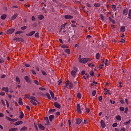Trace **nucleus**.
<instances>
[{
  "instance_id": "nucleus-10",
  "label": "nucleus",
  "mask_w": 131,
  "mask_h": 131,
  "mask_svg": "<svg viewBox=\"0 0 131 131\" xmlns=\"http://www.w3.org/2000/svg\"><path fill=\"white\" fill-rule=\"evenodd\" d=\"M35 32V31H33L30 32L28 34H26V35L29 36H31Z\"/></svg>"
},
{
  "instance_id": "nucleus-48",
  "label": "nucleus",
  "mask_w": 131,
  "mask_h": 131,
  "mask_svg": "<svg viewBox=\"0 0 131 131\" xmlns=\"http://www.w3.org/2000/svg\"><path fill=\"white\" fill-rule=\"evenodd\" d=\"M22 32L21 31H17L15 33V34L17 35L21 33Z\"/></svg>"
},
{
  "instance_id": "nucleus-47",
  "label": "nucleus",
  "mask_w": 131,
  "mask_h": 131,
  "mask_svg": "<svg viewBox=\"0 0 131 131\" xmlns=\"http://www.w3.org/2000/svg\"><path fill=\"white\" fill-rule=\"evenodd\" d=\"M46 123H45V125H48L49 124V120H47V121H45Z\"/></svg>"
},
{
  "instance_id": "nucleus-21",
  "label": "nucleus",
  "mask_w": 131,
  "mask_h": 131,
  "mask_svg": "<svg viewBox=\"0 0 131 131\" xmlns=\"http://www.w3.org/2000/svg\"><path fill=\"white\" fill-rule=\"evenodd\" d=\"M30 100H33L37 102H38V101L37 100V99L34 97L31 96V97H30Z\"/></svg>"
},
{
  "instance_id": "nucleus-11",
  "label": "nucleus",
  "mask_w": 131,
  "mask_h": 131,
  "mask_svg": "<svg viewBox=\"0 0 131 131\" xmlns=\"http://www.w3.org/2000/svg\"><path fill=\"white\" fill-rule=\"evenodd\" d=\"M38 126L39 128L41 129L44 130L45 129V127L41 124H39Z\"/></svg>"
},
{
  "instance_id": "nucleus-56",
  "label": "nucleus",
  "mask_w": 131,
  "mask_h": 131,
  "mask_svg": "<svg viewBox=\"0 0 131 131\" xmlns=\"http://www.w3.org/2000/svg\"><path fill=\"white\" fill-rule=\"evenodd\" d=\"M86 110L87 113H89L90 111V110L88 108H86Z\"/></svg>"
},
{
  "instance_id": "nucleus-14",
  "label": "nucleus",
  "mask_w": 131,
  "mask_h": 131,
  "mask_svg": "<svg viewBox=\"0 0 131 131\" xmlns=\"http://www.w3.org/2000/svg\"><path fill=\"white\" fill-rule=\"evenodd\" d=\"M125 30V28L124 26H122L121 27L120 31L121 32H124Z\"/></svg>"
},
{
  "instance_id": "nucleus-44",
  "label": "nucleus",
  "mask_w": 131,
  "mask_h": 131,
  "mask_svg": "<svg viewBox=\"0 0 131 131\" xmlns=\"http://www.w3.org/2000/svg\"><path fill=\"white\" fill-rule=\"evenodd\" d=\"M90 74L92 76H93L94 75V73L93 71H91L90 73Z\"/></svg>"
},
{
  "instance_id": "nucleus-8",
  "label": "nucleus",
  "mask_w": 131,
  "mask_h": 131,
  "mask_svg": "<svg viewBox=\"0 0 131 131\" xmlns=\"http://www.w3.org/2000/svg\"><path fill=\"white\" fill-rule=\"evenodd\" d=\"M64 17L66 19H70L73 18V17L69 15H66L64 16Z\"/></svg>"
},
{
  "instance_id": "nucleus-28",
  "label": "nucleus",
  "mask_w": 131,
  "mask_h": 131,
  "mask_svg": "<svg viewBox=\"0 0 131 131\" xmlns=\"http://www.w3.org/2000/svg\"><path fill=\"white\" fill-rule=\"evenodd\" d=\"M83 78L85 79H86L87 78H89V75L87 73L85 74V75L83 76Z\"/></svg>"
},
{
  "instance_id": "nucleus-27",
  "label": "nucleus",
  "mask_w": 131,
  "mask_h": 131,
  "mask_svg": "<svg viewBox=\"0 0 131 131\" xmlns=\"http://www.w3.org/2000/svg\"><path fill=\"white\" fill-rule=\"evenodd\" d=\"M16 81L18 84H19L20 83V80L19 78L18 77H16Z\"/></svg>"
},
{
  "instance_id": "nucleus-5",
  "label": "nucleus",
  "mask_w": 131,
  "mask_h": 131,
  "mask_svg": "<svg viewBox=\"0 0 131 131\" xmlns=\"http://www.w3.org/2000/svg\"><path fill=\"white\" fill-rule=\"evenodd\" d=\"M54 105L56 107L59 109H60L61 107L60 105L57 102H54Z\"/></svg>"
},
{
  "instance_id": "nucleus-4",
  "label": "nucleus",
  "mask_w": 131,
  "mask_h": 131,
  "mask_svg": "<svg viewBox=\"0 0 131 131\" xmlns=\"http://www.w3.org/2000/svg\"><path fill=\"white\" fill-rule=\"evenodd\" d=\"M100 123L102 127L103 128H104L106 126L103 120H101V121Z\"/></svg>"
},
{
  "instance_id": "nucleus-1",
  "label": "nucleus",
  "mask_w": 131,
  "mask_h": 131,
  "mask_svg": "<svg viewBox=\"0 0 131 131\" xmlns=\"http://www.w3.org/2000/svg\"><path fill=\"white\" fill-rule=\"evenodd\" d=\"M91 61L90 59L89 58H82L79 61V62L81 63H85L88 62H90Z\"/></svg>"
},
{
  "instance_id": "nucleus-2",
  "label": "nucleus",
  "mask_w": 131,
  "mask_h": 131,
  "mask_svg": "<svg viewBox=\"0 0 131 131\" xmlns=\"http://www.w3.org/2000/svg\"><path fill=\"white\" fill-rule=\"evenodd\" d=\"M15 30L14 28L10 29L8 30L7 32V34H10L13 33Z\"/></svg>"
},
{
  "instance_id": "nucleus-50",
  "label": "nucleus",
  "mask_w": 131,
  "mask_h": 131,
  "mask_svg": "<svg viewBox=\"0 0 131 131\" xmlns=\"http://www.w3.org/2000/svg\"><path fill=\"white\" fill-rule=\"evenodd\" d=\"M18 40L21 42H23L24 41L23 39L21 38H18Z\"/></svg>"
},
{
  "instance_id": "nucleus-45",
  "label": "nucleus",
  "mask_w": 131,
  "mask_h": 131,
  "mask_svg": "<svg viewBox=\"0 0 131 131\" xmlns=\"http://www.w3.org/2000/svg\"><path fill=\"white\" fill-rule=\"evenodd\" d=\"M100 4L98 3H95L94 4V5L96 7L100 6Z\"/></svg>"
},
{
  "instance_id": "nucleus-61",
  "label": "nucleus",
  "mask_w": 131,
  "mask_h": 131,
  "mask_svg": "<svg viewBox=\"0 0 131 131\" xmlns=\"http://www.w3.org/2000/svg\"><path fill=\"white\" fill-rule=\"evenodd\" d=\"M128 108L127 107H126L125 109V113H127V111H128Z\"/></svg>"
},
{
  "instance_id": "nucleus-18",
  "label": "nucleus",
  "mask_w": 131,
  "mask_h": 131,
  "mask_svg": "<svg viewBox=\"0 0 131 131\" xmlns=\"http://www.w3.org/2000/svg\"><path fill=\"white\" fill-rule=\"evenodd\" d=\"M49 119L50 121L51 122L54 118V116L53 115H50L49 116Z\"/></svg>"
},
{
  "instance_id": "nucleus-49",
  "label": "nucleus",
  "mask_w": 131,
  "mask_h": 131,
  "mask_svg": "<svg viewBox=\"0 0 131 131\" xmlns=\"http://www.w3.org/2000/svg\"><path fill=\"white\" fill-rule=\"evenodd\" d=\"M73 69L74 70V71H76L77 72L78 71V69L75 67H74L73 68Z\"/></svg>"
},
{
  "instance_id": "nucleus-3",
  "label": "nucleus",
  "mask_w": 131,
  "mask_h": 131,
  "mask_svg": "<svg viewBox=\"0 0 131 131\" xmlns=\"http://www.w3.org/2000/svg\"><path fill=\"white\" fill-rule=\"evenodd\" d=\"M77 112L79 114H81V111L80 110V104H77Z\"/></svg>"
},
{
  "instance_id": "nucleus-26",
  "label": "nucleus",
  "mask_w": 131,
  "mask_h": 131,
  "mask_svg": "<svg viewBox=\"0 0 131 131\" xmlns=\"http://www.w3.org/2000/svg\"><path fill=\"white\" fill-rule=\"evenodd\" d=\"M123 13L125 15H127L128 13V10L126 9H124L123 11Z\"/></svg>"
},
{
  "instance_id": "nucleus-33",
  "label": "nucleus",
  "mask_w": 131,
  "mask_h": 131,
  "mask_svg": "<svg viewBox=\"0 0 131 131\" xmlns=\"http://www.w3.org/2000/svg\"><path fill=\"white\" fill-rule=\"evenodd\" d=\"M30 95L29 94H25V95L24 96L25 97H26L27 98H28V99H30V97L31 96H30Z\"/></svg>"
},
{
  "instance_id": "nucleus-7",
  "label": "nucleus",
  "mask_w": 131,
  "mask_h": 131,
  "mask_svg": "<svg viewBox=\"0 0 131 131\" xmlns=\"http://www.w3.org/2000/svg\"><path fill=\"white\" fill-rule=\"evenodd\" d=\"M24 79L28 83L30 82V81L29 77L28 76H26L24 77Z\"/></svg>"
},
{
  "instance_id": "nucleus-57",
  "label": "nucleus",
  "mask_w": 131,
  "mask_h": 131,
  "mask_svg": "<svg viewBox=\"0 0 131 131\" xmlns=\"http://www.w3.org/2000/svg\"><path fill=\"white\" fill-rule=\"evenodd\" d=\"M69 80H68L66 82V85H68L69 83Z\"/></svg>"
},
{
  "instance_id": "nucleus-54",
  "label": "nucleus",
  "mask_w": 131,
  "mask_h": 131,
  "mask_svg": "<svg viewBox=\"0 0 131 131\" xmlns=\"http://www.w3.org/2000/svg\"><path fill=\"white\" fill-rule=\"evenodd\" d=\"M42 74L44 75H46L47 74L46 72L44 71H41Z\"/></svg>"
},
{
  "instance_id": "nucleus-53",
  "label": "nucleus",
  "mask_w": 131,
  "mask_h": 131,
  "mask_svg": "<svg viewBox=\"0 0 131 131\" xmlns=\"http://www.w3.org/2000/svg\"><path fill=\"white\" fill-rule=\"evenodd\" d=\"M88 66L89 67H90L91 66L92 67H94L95 66L93 64H92V63H91L90 64H88Z\"/></svg>"
},
{
  "instance_id": "nucleus-51",
  "label": "nucleus",
  "mask_w": 131,
  "mask_h": 131,
  "mask_svg": "<svg viewBox=\"0 0 131 131\" xmlns=\"http://www.w3.org/2000/svg\"><path fill=\"white\" fill-rule=\"evenodd\" d=\"M34 83L37 85H38L39 84V83L38 81L36 80H34Z\"/></svg>"
},
{
  "instance_id": "nucleus-37",
  "label": "nucleus",
  "mask_w": 131,
  "mask_h": 131,
  "mask_svg": "<svg viewBox=\"0 0 131 131\" xmlns=\"http://www.w3.org/2000/svg\"><path fill=\"white\" fill-rule=\"evenodd\" d=\"M65 51L67 54H70V49H66L64 50Z\"/></svg>"
},
{
  "instance_id": "nucleus-30",
  "label": "nucleus",
  "mask_w": 131,
  "mask_h": 131,
  "mask_svg": "<svg viewBox=\"0 0 131 131\" xmlns=\"http://www.w3.org/2000/svg\"><path fill=\"white\" fill-rule=\"evenodd\" d=\"M100 54L99 53H98L96 54V58L97 59H99L100 58Z\"/></svg>"
},
{
  "instance_id": "nucleus-35",
  "label": "nucleus",
  "mask_w": 131,
  "mask_h": 131,
  "mask_svg": "<svg viewBox=\"0 0 131 131\" xmlns=\"http://www.w3.org/2000/svg\"><path fill=\"white\" fill-rule=\"evenodd\" d=\"M116 118L117 120L118 121H121V116L119 115H118L116 116Z\"/></svg>"
},
{
  "instance_id": "nucleus-43",
  "label": "nucleus",
  "mask_w": 131,
  "mask_h": 131,
  "mask_svg": "<svg viewBox=\"0 0 131 131\" xmlns=\"http://www.w3.org/2000/svg\"><path fill=\"white\" fill-rule=\"evenodd\" d=\"M35 36L36 38H39V33L38 32L36 33L35 35Z\"/></svg>"
},
{
  "instance_id": "nucleus-12",
  "label": "nucleus",
  "mask_w": 131,
  "mask_h": 131,
  "mask_svg": "<svg viewBox=\"0 0 131 131\" xmlns=\"http://www.w3.org/2000/svg\"><path fill=\"white\" fill-rule=\"evenodd\" d=\"M18 14H15L13 15L11 18V19L12 20H13L15 19L16 17L17 16Z\"/></svg>"
},
{
  "instance_id": "nucleus-9",
  "label": "nucleus",
  "mask_w": 131,
  "mask_h": 131,
  "mask_svg": "<svg viewBox=\"0 0 131 131\" xmlns=\"http://www.w3.org/2000/svg\"><path fill=\"white\" fill-rule=\"evenodd\" d=\"M67 24V23H65L62 25L61 26V28L60 29L59 32H60L62 29H64L65 28L66 25Z\"/></svg>"
},
{
  "instance_id": "nucleus-46",
  "label": "nucleus",
  "mask_w": 131,
  "mask_h": 131,
  "mask_svg": "<svg viewBox=\"0 0 131 131\" xmlns=\"http://www.w3.org/2000/svg\"><path fill=\"white\" fill-rule=\"evenodd\" d=\"M96 91L95 90H93L92 92V95L93 96H94L96 94Z\"/></svg>"
},
{
  "instance_id": "nucleus-16",
  "label": "nucleus",
  "mask_w": 131,
  "mask_h": 131,
  "mask_svg": "<svg viewBox=\"0 0 131 131\" xmlns=\"http://www.w3.org/2000/svg\"><path fill=\"white\" fill-rule=\"evenodd\" d=\"M19 104L21 105H22L23 104L22 102V99L21 98H19V101L18 102Z\"/></svg>"
},
{
  "instance_id": "nucleus-6",
  "label": "nucleus",
  "mask_w": 131,
  "mask_h": 131,
  "mask_svg": "<svg viewBox=\"0 0 131 131\" xmlns=\"http://www.w3.org/2000/svg\"><path fill=\"white\" fill-rule=\"evenodd\" d=\"M77 72L74 70H72L71 72L72 75L74 78H75Z\"/></svg>"
},
{
  "instance_id": "nucleus-22",
  "label": "nucleus",
  "mask_w": 131,
  "mask_h": 131,
  "mask_svg": "<svg viewBox=\"0 0 131 131\" xmlns=\"http://www.w3.org/2000/svg\"><path fill=\"white\" fill-rule=\"evenodd\" d=\"M24 116V114L23 112L21 111L20 112V114L19 116V117L21 119L23 118Z\"/></svg>"
},
{
  "instance_id": "nucleus-17",
  "label": "nucleus",
  "mask_w": 131,
  "mask_h": 131,
  "mask_svg": "<svg viewBox=\"0 0 131 131\" xmlns=\"http://www.w3.org/2000/svg\"><path fill=\"white\" fill-rule=\"evenodd\" d=\"M44 18V16L43 15H39L38 16V18L40 20H42Z\"/></svg>"
},
{
  "instance_id": "nucleus-15",
  "label": "nucleus",
  "mask_w": 131,
  "mask_h": 131,
  "mask_svg": "<svg viewBox=\"0 0 131 131\" xmlns=\"http://www.w3.org/2000/svg\"><path fill=\"white\" fill-rule=\"evenodd\" d=\"M2 90L3 91H5L6 92H8V87H3L2 88Z\"/></svg>"
},
{
  "instance_id": "nucleus-19",
  "label": "nucleus",
  "mask_w": 131,
  "mask_h": 131,
  "mask_svg": "<svg viewBox=\"0 0 131 131\" xmlns=\"http://www.w3.org/2000/svg\"><path fill=\"white\" fill-rule=\"evenodd\" d=\"M81 119L80 118H77L76 120L77 124H79L81 123Z\"/></svg>"
},
{
  "instance_id": "nucleus-63",
  "label": "nucleus",
  "mask_w": 131,
  "mask_h": 131,
  "mask_svg": "<svg viewBox=\"0 0 131 131\" xmlns=\"http://www.w3.org/2000/svg\"><path fill=\"white\" fill-rule=\"evenodd\" d=\"M31 20L33 21H35V18L34 16H32L31 17Z\"/></svg>"
},
{
  "instance_id": "nucleus-24",
  "label": "nucleus",
  "mask_w": 131,
  "mask_h": 131,
  "mask_svg": "<svg viewBox=\"0 0 131 131\" xmlns=\"http://www.w3.org/2000/svg\"><path fill=\"white\" fill-rule=\"evenodd\" d=\"M49 92L50 93L52 98H53L54 97V94L53 93V92L52 91L50 90H49Z\"/></svg>"
},
{
  "instance_id": "nucleus-52",
  "label": "nucleus",
  "mask_w": 131,
  "mask_h": 131,
  "mask_svg": "<svg viewBox=\"0 0 131 131\" xmlns=\"http://www.w3.org/2000/svg\"><path fill=\"white\" fill-rule=\"evenodd\" d=\"M119 110L121 111H123L124 110V108L123 107H120Z\"/></svg>"
},
{
  "instance_id": "nucleus-29",
  "label": "nucleus",
  "mask_w": 131,
  "mask_h": 131,
  "mask_svg": "<svg viewBox=\"0 0 131 131\" xmlns=\"http://www.w3.org/2000/svg\"><path fill=\"white\" fill-rule=\"evenodd\" d=\"M30 102L32 103V104L36 106L37 105V104L36 102L32 100L30 101Z\"/></svg>"
},
{
  "instance_id": "nucleus-38",
  "label": "nucleus",
  "mask_w": 131,
  "mask_h": 131,
  "mask_svg": "<svg viewBox=\"0 0 131 131\" xmlns=\"http://www.w3.org/2000/svg\"><path fill=\"white\" fill-rule=\"evenodd\" d=\"M130 119H129L128 121L125 122L124 124L125 125H127L130 123Z\"/></svg>"
},
{
  "instance_id": "nucleus-62",
  "label": "nucleus",
  "mask_w": 131,
  "mask_h": 131,
  "mask_svg": "<svg viewBox=\"0 0 131 131\" xmlns=\"http://www.w3.org/2000/svg\"><path fill=\"white\" fill-rule=\"evenodd\" d=\"M126 129L124 127H122V128L120 131H125Z\"/></svg>"
},
{
  "instance_id": "nucleus-39",
  "label": "nucleus",
  "mask_w": 131,
  "mask_h": 131,
  "mask_svg": "<svg viewBox=\"0 0 131 131\" xmlns=\"http://www.w3.org/2000/svg\"><path fill=\"white\" fill-rule=\"evenodd\" d=\"M4 62V59H3L2 57H0V63H2Z\"/></svg>"
},
{
  "instance_id": "nucleus-32",
  "label": "nucleus",
  "mask_w": 131,
  "mask_h": 131,
  "mask_svg": "<svg viewBox=\"0 0 131 131\" xmlns=\"http://www.w3.org/2000/svg\"><path fill=\"white\" fill-rule=\"evenodd\" d=\"M69 88L70 89H72V88L73 86L72 83H71V82L70 83H69Z\"/></svg>"
},
{
  "instance_id": "nucleus-20",
  "label": "nucleus",
  "mask_w": 131,
  "mask_h": 131,
  "mask_svg": "<svg viewBox=\"0 0 131 131\" xmlns=\"http://www.w3.org/2000/svg\"><path fill=\"white\" fill-rule=\"evenodd\" d=\"M18 129L17 128H13L10 129L9 131H16Z\"/></svg>"
},
{
  "instance_id": "nucleus-25",
  "label": "nucleus",
  "mask_w": 131,
  "mask_h": 131,
  "mask_svg": "<svg viewBox=\"0 0 131 131\" xmlns=\"http://www.w3.org/2000/svg\"><path fill=\"white\" fill-rule=\"evenodd\" d=\"M6 15L3 14V15H2L1 16V18L2 19L4 20L6 18Z\"/></svg>"
},
{
  "instance_id": "nucleus-23",
  "label": "nucleus",
  "mask_w": 131,
  "mask_h": 131,
  "mask_svg": "<svg viewBox=\"0 0 131 131\" xmlns=\"http://www.w3.org/2000/svg\"><path fill=\"white\" fill-rule=\"evenodd\" d=\"M27 129V127L26 126H24L20 129V131H25Z\"/></svg>"
},
{
  "instance_id": "nucleus-40",
  "label": "nucleus",
  "mask_w": 131,
  "mask_h": 131,
  "mask_svg": "<svg viewBox=\"0 0 131 131\" xmlns=\"http://www.w3.org/2000/svg\"><path fill=\"white\" fill-rule=\"evenodd\" d=\"M100 18L101 20L103 21L104 20V17L103 16L102 14H100Z\"/></svg>"
},
{
  "instance_id": "nucleus-34",
  "label": "nucleus",
  "mask_w": 131,
  "mask_h": 131,
  "mask_svg": "<svg viewBox=\"0 0 131 131\" xmlns=\"http://www.w3.org/2000/svg\"><path fill=\"white\" fill-rule=\"evenodd\" d=\"M112 8L114 10L116 11V7L115 5H112Z\"/></svg>"
},
{
  "instance_id": "nucleus-60",
  "label": "nucleus",
  "mask_w": 131,
  "mask_h": 131,
  "mask_svg": "<svg viewBox=\"0 0 131 131\" xmlns=\"http://www.w3.org/2000/svg\"><path fill=\"white\" fill-rule=\"evenodd\" d=\"M26 28H27V27L26 26H24L22 27H21V29H22L23 30L25 29Z\"/></svg>"
},
{
  "instance_id": "nucleus-36",
  "label": "nucleus",
  "mask_w": 131,
  "mask_h": 131,
  "mask_svg": "<svg viewBox=\"0 0 131 131\" xmlns=\"http://www.w3.org/2000/svg\"><path fill=\"white\" fill-rule=\"evenodd\" d=\"M77 97L79 99H80L81 98V94L80 93H78L77 94Z\"/></svg>"
},
{
  "instance_id": "nucleus-41",
  "label": "nucleus",
  "mask_w": 131,
  "mask_h": 131,
  "mask_svg": "<svg viewBox=\"0 0 131 131\" xmlns=\"http://www.w3.org/2000/svg\"><path fill=\"white\" fill-rule=\"evenodd\" d=\"M61 48H68V47L66 45H63L61 46Z\"/></svg>"
},
{
  "instance_id": "nucleus-55",
  "label": "nucleus",
  "mask_w": 131,
  "mask_h": 131,
  "mask_svg": "<svg viewBox=\"0 0 131 131\" xmlns=\"http://www.w3.org/2000/svg\"><path fill=\"white\" fill-rule=\"evenodd\" d=\"M117 124L116 123H114L112 125V126L114 127H116L117 126Z\"/></svg>"
},
{
  "instance_id": "nucleus-13",
  "label": "nucleus",
  "mask_w": 131,
  "mask_h": 131,
  "mask_svg": "<svg viewBox=\"0 0 131 131\" xmlns=\"http://www.w3.org/2000/svg\"><path fill=\"white\" fill-rule=\"evenodd\" d=\"M23 123V122L21 121H17L16 123H15L14 124V125H18L20 124H22Z\"/></svg>"
},
{
  "instance_id": "nucleus-58",
  "label": "nucleus",
  "mask_w": 131,
  "mask_h": 131,
  "mask_svg": "<svg viewBox=\"0 0 131 131\" xmlns=\"http://www.w3.org/2000/svg\"><path fill=\"white\" fill-rule=\"evenodd\" d=\"M85 73V71L84 70L82 71L81 73V75H84Z\"/></svg>"
},
{
  "instance_id": "nucleus-59",
  "label": "nucleus",
  "mask_w": 131,
  "mask_h": 131,
  "mask_svg": "<svg viewBox=\"0 0 131 131\" xmlns=\"http://www.w3.org/2000/svg\"><path fill=\"white\" fill-rule=\"evenodd\" d=\"M5 95V93L3 92H1L0 93V95L1 96H4Z\"/></svg>"
},
{
  "instance_id": "nucleus-42",
  "label": "nucleus",
  "mask_w": 131,
  "mask_h": 131,
  "mask_svg": "<svg viewBox=\"0 0 131 131\" xmlns=\"http://www.w3.org/2000/svg\"><path fill=\"white\" fill-rule=\"evenodd\" d=\"M56 111V110L55 109H50L49 110V112L50 113L51 112H53Z\"/></svg>"
},
{
  "instance_id": "nucleus-64",
  "label": "nucleus",
  "mask_w": 131,
  "mask_h": 131,
  "mask_svg": "<svg viewBox=\"0 0 131 131\" xmlns=\"http://www.w3.org/2000/svg\"><path fill=\"white\" fill-rule=\"evenodd\" d=\"M98 99L100 101H101L102 100V96H100L98 97Z\"/></svg>"
},
{
  "instance_id": "nucleus-31",
  "label": "nucleus",
  "mask_w": 131,
  "mask_h": 131,
  "mask_svg": "<svg viewBox=\"0 0 131 131\" xmlns=\"http://www.w3.org/2000/svg\"><path fill=\"white\" fill-rule=\"evenodd\" d=\"M46 95L47 96V98L51 100V99L50 96V95L48 93H47L46 94Z\"/></svg>"
}]
</instances>
